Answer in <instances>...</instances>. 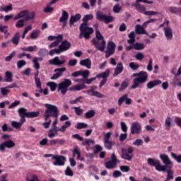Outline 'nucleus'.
Instances as JSON below:
<instances>
[{
    "mask_svg": "<svg viewBox=\"0 0 181 181\" xmlns=\"http://www.w3.org/2000/svg\"><path fill=\"white\" fill-rule=\"evenodd\" d=\"M94 19V16L93 14H86L82 18L83 23H81L79 25V39H86V40L88 39H91V35L94 33V28L88 26V21H93Z\"/></svg>",
    "mask_w": 181,
    "mask_h": 181,
    "instance_id": "1",
    "label": "nucleus"
},
{
    "mask_svg": "<svg viewBox=\"0 0 181 181\" xmlns=\"http://www.w3.org/2000/svg\"><path fill=\"white\" fill-rule=\"evenodd\" d=\"M133 77H136L133 79V84L131 86L132 90H135V88H138L140 84H144L146 83V80H148V73L146 71H141L139 73H135L133 74Z\"/></svg>",
    "mask_w": 181,
    "mask_h": 181,
    "instance_id": "2",
    "label": "nucleus"
},
{
    "mask_svg": "<svg viewBox=\"0 0 181 181\" xmlns=\"http://www.w3.org/2000/svg\"><path fill=\"white\" fill-rule=\"evenodd\" d=\"M45 107H46L44 112L45 121H48L51 117L52 118H57L59 117V108L57 106L46 103Z\"/></svg>",
    "mask_w": 181,
    "mask_h": 181,
    "instance_id": "3",
    "label": "nucleus"
},
{
    "mask_svg": "<svg viewBox=\"0 0 181 181\" xmlns=\"http://www.w3.org/2000/svg\"><path fill=\"white\" fill-rule=\"evenodd\" d=\"M91 43L97 50H99L100 52H104V50H105L107 42H105L103 34H98L95 35V37L92 39Z\"/></svg>",
    "mask_w": 181,
    "mask_h": 181,
    "instance_id": "4",
    "label": "nucleus"
},
{
    "mask_svg": "<svg viewBox=\"0 0 181 181\" xmlns=\"http://www.w3.org/2000/svg\"><path fill=\"white\" fill-rule=\"evenodd\" d=\"M71 80L70 79H65L62 82L58 84V90L57 91H61L62 95H66L69 88L71 86Z\"/></svg>",
    "mask_w": 181,
    "mask_h": 181,
    "instance_id": "5",
    "label": "nucleus"
},
{
    "mask_svg": "<svg viewBox=\"0 0 181 181\" xmlns=\"http://www.w3.org/2000/svg\"><path fill=\"white\" fill-rule=\"evenodd\" d=\"M96 19L100 21V22H104L105 23H111L114 21V17L112 16H107L101 11H98L96 13Z\"/></svg>",
    "mask_w": 181,
    "mask_h": 181,
    "instance_id": "6",
    "label": "nucleus"
},
{
    "mask_svg": "<svg viewBox=\"0 0 181 181\" xmlns=\"http://www.w3.org/2000/svg\"><path fill=\"white\" fill-rule=\"evenodd\" d=\"M117 163H119V160L117 158L115 153L111 155V160L105 163L106 169H114L117 166Z\"/></svg>",
    "mask_w": 181,
    "mask_h": 181,
    "instance_id": "7",
    "label": "nucleus"
},
{
    "mask_svg": "<svg viewBox=\"0 0 181 181\" xmlns=\"http://www.w3.org/2000/svg\"><path fill=\"white\" fill-rule=\"evenodd\" d=\"M111 135H112V133L107 132L104 136V146L106 149H108V151H111L112 149V146L115 145V142L112 141H110V138H111Z\"/></svg>",
    "mask_w": 181,
    "mask_h": 181,
    "instance_id": "8",
    "label": "nucleus"
},
{
    "mask_svg": "<svg viewBox=\"0 0 181 181\" xmlns=\"http://www.w3.org/2000/svg\"><path fill=\"white\" fill-rule=\"evenodd\" d=\"M52 159L55 160V162L53 163L54 166H64L66 161V157L64 156H59L57 154L54 155Z\"/></svg>",
    "mask_w": 181,
    "mask_h": 181,
    "instance_id": "9",
    "label": "nucleus"
},
{
    "mask_svg": "<svg viewBox=\"0 0 181 181\" xmlns=\"http://www.w3.org/2000/svg\"><path fill=\"white\" fill-rule=\"evenodd\" d=\"M128 37L129 38L127 40V43L130 45L126 47V50L127 52H130V50H132V49H134V45L135 43V32L132 31L129 35Z\"/></svg>",
    "mask_w": 181,
    "mask_h": 181,
    "instance_id": "10",
    "label": "nucleus"
},
{
    "mask_svg": "<svg viewBox=\"0 0 181 181\" xmlns=\"http://www.w3.org/2000/svg\"><path fill=\"white\" fill-rule=\"evenodd\" d=\"M115 43L113 42H108L107 46V50L105 52L106 59H108L110 56H112L115 53Z\"/></svg>",
    "mask_w": 181,
    "mask_h": 181,
    "instance_id": "11",
    "label": "nucleus"
},
{
    "mask_svg": "<svg viewBox=\"0 0 181 181\" xmlns=\"http://www.w3.org/2000/svg\"><path fill=\"white\" fill-rule=\"evenodd\" d=\"M132 135H134L135 134H140L142 132V126H141V124L139 122H134L130 128Z\"/></svg>",
    "mask_w": 181,
    "mask_h": 181,
    "instance_id": "12",
    "label": "nucleus"
},
{
    "mask_svg": "<svg viewBox=\"0 0 181 181\" xmlns=\"http://www.w3.org/2000/svg\"><path fill=\"white\" fill-rule=\"evenodd\" d=\"M16 144L12 140H7L4 141V143L0 144V151L1 152H5V148H8V149H11L13 147H15Z\"/></svg>",
    "mask_w": 181,
    "mask_h": 181,
    "instance_id": "13",
    "label": "nucleus"
},
{
    "mask_svg": "<svg viewBox=\"0 0 181 181\" xmlns=\"http://www.w3.org/2000/svg\"><path fill=\"white\" fill-rule=\"evenodd\" d=\"M97 86H90V90L86 91L87 94L92 95L93 97H97L98 98H104V95L101 94L100 92L95 90Z\"/></svg>",
    "mask_w": 181,
    "mask_h": 181,
    "instance_id": "14",
    "label": "nucleus"
},
{
    "mask_svg": "<svg viewBox=\"0 0 181 181\" xmlns=\"http://www.w3.org/2000/svg\"><path fill=\"white\" fill-rule=\"evenodd\" d=\"M66 70V67L55 69L54 70V72L55 74L51 77V80H57V78H59V77H62V76H63V73H64Z\"/></svg>",
    "mask_w": 181,
    "mask_h": 181,
    "instance_id": "15",
    "label": "nucleus"
},
{
    "mask_svg": "<svg viewBox=\"0 0 181 181\" xmlns=\"http://www.w3.org/2000/svg\"><path fill=\"white\" fill-rule=\"evenodd\" d=\"M48 63L49 64H51V66H62V64L66 63V59L62 60L59 57H55L54 58L49 59Z\"/></svg>",
    "mask_w": 181,
    "mask_h": 181,
    "instance_id": "16",
    "label": "nucleus"
},
{
    "mask_svg": "<svg viewBox=\"0 0 181 181\" xmlns=\"http://www.w3.org/2000/svg\"><path fill=\"white\" fill-rule=\"evenodd\" d=\"M71 47V43L68 40L62 41L61 44L59 45V49L61 50V53L63 52H67Z\"/></svg>",
    "mask_w": 181,
    "mask_h": 181,
    "instance_id": "17",
    "label": "nucleus"
},
{
    "mask_svg": "<svg viewBox=\"0 0 181 181\" xmlns=\"http://www.w3.org/2000/svg\"><path fill=\"white\" fill-rule=\"evenodd\" d=\"M81 19V14L76 13L74 16H71L69 19V26L71 28L76 22H78Z\"/></svg>",
    "mask_w": 181,
    "mask_h": 181,
    "instance_id": "18",
    "label": "nucleus"
},
{
    "mask_svg": "<svg viewBox=\"0 0 181 181\" xmlns=\"http://www.w3.org/2000/svg\"><path fill=\"white\" fill-rule=\"evenodd\" d=\"M160 159L163 160V163H164V165L165 166H170V165L173 164L172 161L169 158V156L166 154H160Z\"/></svg>",
    "mask_w": 181,
    "mask_h": 181,
    "instance_id": "19",
    "label": "nucleus"
},
{
    "mask_svg": "<svg viewBox=\"0 0 181 181\" xmlns=\"http://www.w3.org/2000/svg\"><path fill=\"white\" fill-rule=\"evenodd\" d=\"M168 169H172L171 165H162L160 160L156 165V170L158 172H166Z\"/></svg>",
    "mask_w": 181,
    "mask_h": 181,
    "instance_id": "20",
    "label": "nucleus"
},
{
    "mask_svg": "<svg viewBox=\"0 0 181 181\" xmlns=\"http://www.w3.org/2000/svg\"><path fill=\"white\" fill-rule=\"evenodd\" d=\"M123 71H124V65L122 64V63L120 62L117 64L113 73V77H117V76H118V74H121Z\"/></svg>",
    "mask_w": 181,
    "mask_h": 181,
    "instance_id": "21",
    "label": "nucleus"
},
{
    "mask_svg": "<svg viewBox=\"0 0 181 181\" xmlns=\"http://www.w3.org/2000/svg\"><path fill=\"white\" fill-rule=\"evenodd\" d=\"M26 122L23 119H21L20 122L12 121L11 127L15 128V129H21L22 128V125Z\"/></svg>",
    "mask_w": 181,
    "mask_h": 181,
    "instance_id": "22",
    "label": "nucleus"
},
{
    "mask_svg": "<svg viewBox=\"0 0 181 181\" xmlns=\"http://www.w3.org/2000/svg\"><path fill=\"white\" fill-rule=\"evenodd\" d=\"M164 33L168 40H172L173 37V33L172 32V28H170V27L164 28Z\"/></svg>",
    "mask_w": 181,
    "mask_h": 181,
    "instance_id": "23",
    "label": "nucleus"
},
{
    "mask_svg": "<svg viewBox=\"0 0 181 181\" xmlns=\"http://www.w3.org/2000/svg\"><path fill=\"white\" fill-rule=\"evenodd\" d=\"M87 88V86L85 84H77L69 88V91H81V90H84Z\"/></svg>",
    "mask_w": 181,
    "mask_h": 181,
    "instance_id": "24",
    "label": "nucleus"
},
{
    "mask_svg": "<svg viewBox=\"0 0 181 181\" xmlns=\"http://www.w3.org/2000/svg\"><path fill=\"white\" fill-rule=\"evenodd\" d=\"M108 77H110V69H106L105 71L96 75V78H103V80H108Z\"/></svg>",
    "mask_w": 181,
    "mask_h": 181,
    "instance_id": "25",
    "label": "nucleus"
},
{
    "mask_svg": "<svg viewBox=\"0 0 181 181\" xmlns=\"http://www.w3.org/2000/svg\"><path fill=\"white\" fill-rule=\"evenodd\" d=\"M135 32L136 35H148L145 28L139 24L136 25Z\"/></svg>",
    "mask_w": 181,
    "mask_h": 181,
    "instance_id": "26",
    "label": "nucleus"
},
{
    "mask_svg": "<svg viewBox=\"0 0 181 181\" xmlns=\"http://www.w3.org/2000/svg\"><path fill=\"white\" fill-rule=\"evenodd\" d=\"M28 110L25 107H20L18 110V112L19 115V117H21V119H24V121L26 122V119H25V117H26V115L28 114Z\"/></svg>",
    "mask_w": 181,
    "mask_h": 181,
    "instance_id": "27",
    "label": "nucleus"
},
{
    "mask_svg": "<svg viewBox=\"0 0 181 181\" xmlns=\"http://www.w3.org/2000/svg\"><path fill=\"white\" fill-rule=\"evenodd\" d=\"M159 84H162V81L159 79L151 81L147 83V88L152 89L153 87L159 86Z\"/></svg>",
    "mask_w": 181,
    "mask_h": 181,
    "instance_id": "28",
    "label": "nucleus"
},
{
    "mask_svg": "<svg viewBox=\"0 0 181 181\" xmlns=\"http://www.w3.org/2000/svg\"><path fill=\"white\" fill-rule=\"evenodd\" d=\"M79 64L81 66H84L86 69H91V59H90V58L82 59L80 61Z\"/></svg>",
    "mask_w": 181,
    "mask_h": 181,
    "instance_id": "29",
    "label": "nucleus"
},
{
    "mask_svg": "<svg viewBox=\"0 0 181 181\" xmlns=\"http://www.w3.org/2000/svg\"><path fill=\"white\" fill-rule=\"evenodd\" d=\"M5 78H4V81L6 83H12L13 81V74L12 72L7 71L5 72Z\"/></svg>",
    "mask_w": 181,
    "mask_h": 181,
    "instance_id": "30",
    "label": "nucleus"
},
{
    "mask_svg": "<svg viewBox=\"0 0 181 181\" xmlns=\"http://www.w3.org/2000/svg\"><path fill=\"white\" fill-rule=\"evenodd\" d=\"M122 158L125 160H132V156L128 154L127 148H122Z\"/></svg>",
    "mask_w": 181,
    "mask_h": 181,
    "instance_id": "31",
    "label": "nucleus"
},
{
    "mask_svg": "<svg viewBox=\"0 0 181 181\" xmlns=\"http://www.w3.org/2000/svg\"><path fill=\"white\" fill-rule=\"evenodd\" d=\"M43 58L40 57H35L33 59V63L34 64V67L36 69V70H39L40 69V64H39V62H42Z\"/></svg>",
    "mask_w": 181,
    "mask_h": 181,
    "instance_id": "32",
    "label": "nucleus"
},
{
    "mask_svg": "<svg viewBox=\"0 0 181 181\" xmlns=\"http://www.w3.org/2000/svg\"><path fill=\"white\" fill-rule=\"evenodd\" d=\"M59 37L58 40H56V41H54V42H52L49 45V49H52V47H56V46H59V45L60 44V42H62V40H63V35H59Z\"/></svg>",
    "mask_w": 181,
    "mask_h": 181,
    "instance_id": "33",
    "label": "nucleus"
},
{
    "mask_svg": "<svg viewBox=\"0 0 181 181\" xmlns=\"http://www.w3.org/2000/svg\"><path fill=\"white\" fill-rule=\"evenodd\" d=\"M69 20V12L66 10H62V16L59 18V22H64Z\"/></svg>",
    "mask_w": 181,
    "mask_h": 181,
    "instance_id": "34",
    "label": "nucleus"
},
{
    "mask_svg": "<svg viewBox=\"0 0 181 181\" xmlns=\"http://www.w3.org/2000/svg\"><path fill=\"white\" fill-rule=\"evenodd\" d=\"M40 115V112H28L26 114V118H36Z\"/></svg>",
    "mask_w": 181,
    "mask_h": 181,
    "instance_id": "35",
    "label": "nucleus"
},
{
    "mask_svg": "<svg viewBox=\"0 0 181 181\" xmlns=\"http://www.w3.org/2000/svg\"><path fill=\"white\" fill-rule=\"evenodd\" d=\"M28 13V10H24L20 12L14 17V21H18V19H21V18H26V15Z\"/></svg>",
    "mask_w": 181,
    "mask_h": 181,
    "instance_id": "36",
    "label": "nucleus"
},
{
    "mask_svg": "<svg viewBox=\"0 0 181 181\" xmlns=\"http://www.w3.org/2000/svg\"><path fill=\"white\" fill-rule=\"evenodd\" d=\"M159 161L160 160L156 158H149L147 159V163H148V165H150V166H155V168L156 167Z\"/></svg>",
    "mask_w": 181,
    "mask_h": 181,
    "instance_id": "37",
    "label": "nucleus"
},
{
    "mask_svg": "<svg viewBox=\"0 0 181 181\" xmlns=\"http://www.w3.org/2000/svg\"><path fill=\"white\" fill-rule=\"evenodd\" d=\"M35 84H36V87L37 88H40V78H39V71H37L35 74Z\"/></svg>",
    "mask_w": 181,
    "mask_h": 181,
    "instance_id": "38",
    "label": "nucleus"
},
{
    "mask_svg": "<svg viewBox=\"0 0 181 181\" xmlns=\"http://www.w3.org/2000/svg\"><path fill=\"white\" fill-rule=\"evenodd\" d=\"M136 9L141 13H144V15H145V12H146V8L141 5V4H136Z\"/></svg>",
    "mask_w": 181,
    "mask_h": 181,
    "instance_id": "39",
    "label": "nucleus"
},
{
    "mask_svg": "<svg viewBox=\"0 0 181 181\" xmlns=\"http://www.w3.org/2000/svg\"><path fill=\"white\" fill-rule=\"evenodd\" d=\"M180 8L181 7H175V6H170L168 8V11L169 12H170L171 13H174V14H176V13H180Z\"/></svg>",
    "mask_w": 181,
    "mask_h": 181,
    "instance_id": "40",
    "label": "nucleus"
},
{
    "mask_svg": "<svg viewBox=\"0 0 181 181\" xmlns=\"http://www.w3.org/2000/svg\"><path fill=\"white\" fill-rule=\"evenodd\" d=\"M95 115V110H90L85 113V118H87V119H88L90 118H93V117H94Z\"/></svg>",
    "mask_w": 181,
    "mask_h": 181,
    "instance_id": "41",
    "label": "nucleus"
},
{
    "mask_svg": "<svg viewBox=\"0 0 181 181\" xmlns=\"http://www.w3.org/2000/svg\"><path fill=\"white\" fill-rule=\"evenodd\" d=\"M20 39H21V37L19 36V33H16L14 37H13V39L11 40V42L12 43H13V45H16L17 46V45H19Z\"/></svg>",
    "mask_w": 181,
    "mask_h": 181,
    "instance_id": "42",
    "label": "nucleus"
},
{
    "mask_svg": "<svg viewBox=\"0 0 181 181\" xmlns=\"http://www.w3.org/2000/svg\"><path fill=\"white\" fill-rule=\"evenodd\" d=\"M35 12L29 13V11H28V13L26 14L25 17L24 18V21H30V19H33V18H35Z\"/></svg>",
    "mask_w": 181,
    "mask_h": 181,
    "instance_id": "43",
    "label": "nucleus"
},
{
    "mask_svg": "<svg viewBox=\"0 0 181 181\" xmlns=\"http://www.w3.org/2000/svg\"><path fill=\"white\" fill-rule=\"evenodd\" d=\"M95 144V141L91 139H86L85 141L82 143L83 146H86V145H88L90 146L91 144L94 145Z\"/></svg>",
    "mask_w": 181,
    "mask_h": 181,
    "instance_id": "44",
    "label": "nucleus"
},
{
    "mask_svg": "<svg viewBox=\"0 0 181 181\" xmlns=\"http://www.w3.org/2000/svg\"><path fill=\"white\" fill-rule=\"evenodd\" d=\"M134 45V50H144L145 45L144 43L136 42Z\"/></svg>",
    "mask_w": 181,
    "mask_h": 181,
    "instance_id": "45",
    "label": "nucleus"
},
{
    "mask_svg": "<svg viewBox=\"0 0 181 181\" xmlns=\"http://www.w3.org/2000/svg\"><path fill=\"white\" fill-rule=\"evenodd\" d=\"M170 125H172V117H167L165 121V127L168 128V129H170Z\"/></svg>",
    "mask_w": 181,
    "mask_h": 181,
    "instance_id": "46",
    "label": "nucleus"
},
{
    "mask_svg": "<svg viewBox=\"0 0 181 181\" xmlns=\"http://www.w3.org/2000/svg\"><path fill=\"white\" fill-rule=\"evenodd\" d=\"M51 6H52V4H50V3L47 4L46 7L44 9V12L45 13H50V12H53V11H54V8Z\"/></svg>",
    "mask_w": 181,
    "mask_h": 181,
    "instance_id": "47",
    "label": "nucleus"
},
{
    "mask_svg": "<svg viewBox=\"0 0 181 181\" xmlns=\"http://www.w3.org/2000/svg\"><path fill=\"white\" fill-rule=\"evenodd\" d=\"M47 86L49 87L51 91H56V88H57V83L54 82H49L47 83Z\"/></svg>",
    "mask_w": 181,
    "mask_h": 181,
    "instance_id": "48",
    "label": "nucleus"
},
{
    "mask_svg": "<svg viewBox=\"0 0 181 181\" xmlns=\"http://www.w3.org/2000/svg\"><path fill=\"white\" fill-rule=\"evenodd\" d=\"M8 88L4 87L1 88V95H4V97L8 95L11 93V90L8 89Z\"/></svg>",
    "mask_w": 181,
    "mask_h": 181,
    "instance_id": "49",
    "label": "nucleus"
},
{
    "mask_svg": "<svg viewBox=\"0 0 181 181\" xmlns=\"http://www.w3.org/2000/svg\"><path fill=\"white\" fill-rule=\"evenodd\" d=\"M160 12L158 11H148L144 12V15L146 16H155V15H160Z\"/></svg>",
    "mask_w": 181,
    "mask_h": 181,
    "instance_id": "50",
    "label": "nucleus"
},
{
    "mask_svg": "<svg viewBox=\"0 0 181 181\" xmlns=\"http://www.w3.org/2000/svg\"><path fill=\"white\" fill-rule=\"evenodd\" d=\"M81 76H82V77L84 80H87V78H88V76H90V71H88V70L82 71L81 70Z\"/></svg>",
    "mask_w": 181,
    "mask_h": 181,
    "instance_id": "51",
    "label": "nucleus"
},
{
    "mask_svg": "<svg viewBox=\"0 0 181 181\" xmlns=\"http://www.w3.org/2000/svg\"><path fill=\"white\" fill-rule=\"evenodd\" d=\"M40 31L39 30H35L34 31H33L30 34V37L32 39H37V37H39V33Z\"/></svg>",
    "mask_w": 181,
    "mask_h": 181,
    "instance_id": "52",
    "label": "nucleus"
},
{
    "mask_svg": "<svg viewBox=\"0 0 181 181\" xmlns=\"http://www.w3.org/2000/svg\"><path fill=\"white\" fill-rule=\"evenodd\" d=\"M65 175L66 176H70L71 177L74 176V173H73V170H71V168H70L69 166H68L65 170Z\"/></svg>",
    "mask_w": 181,
    "mask_h": 181,
    "instance_id": "53",
    "label": "nucleus"
},
{
    "mask_svg": "<svg viewBox=\"0 0 181 181\" xmlns=\"http://www.w3.org/2000/svg\"><path fill=\"white\" fill-rule=\"evenodd\" d=\"M171 156L175 160H177L178 163H181V154L176 156V153H171Z\"/></svg>",
    "mask_w": 181,
    "mask_h": 181,
    "instance_id": "54",
    "label": "nucleus"
},
{
    "mask_svg": "<svg viewBox=\"0 0 181 181\" xmlns=\"http://www.w3.org/2000/svg\"><path fill=\"white\" fill-rule=\"evenodd\" d=\"M134 57L136 60H139V62H142V60H144L145 56H144V54H142L141 52H138L137 54H136Z\"/></svg>",
    "mask_w": 181,
    "mask_h": 181,
    "instance_id": "55",
    "label": "nucleus"
},
{
    "mask_svg": "<svg viewBox=\"0 0 181 181\" xmlns=\"http://www.w3.org/2000/svg\"><path fill=\"white\" fill-rule=\"evenodd\" d=\"M16 54V52L13 51L12 53H11L8 57L5 58V62H11L13 57H15V55Z\"/></svg>",
    "mask_w": 181,
    "mask_h": 181,
    "instance_id": "56",
    "label": "nucleus"
},
{
    "mask_svg": "<svg viewBox=\"0 0 181 181\" xmlns=\"http://www.w3.org/2000/svg\"><path fill=\"white\" fill-rule=\"evenodd\" d=\"M23 66H26V61L21 59L17 62L18 69H22Z\"/></svg>",
    "mask_w": 181,
    "mask_h": 181,
    "instance_id": "57",
    "label": "nucleus"
},
{
    "mask_svg": "<svg viewBox=\"0 0 181 181\" xmlns=\"http://www.w3.org/2000/svg\"><path fill=\"white\" fill-rule=\"evenodd\" d=\"M129 66L130 69H132V70H133L134 71H135V70H138V69H139V65L135 64L134 62H130V63L129 64Z\"/></svg>",
    "mask_w": 181,
    "mask_h": 181,
    "instance_id": "58",
    "label": "nucleus"
},
{
    "mask_svg": "<svg viewBox=\"0 0 181 181\" xmlns=\"http://www.w3.org/2000/svg\"><path fill=\"white\" fill-rule=\"evenodd\" d=\"M62 53V51L60 50V48L59 49H54L49 51V56H53V54H60Z\"/></svg>",
    "mask_w": 181,
    "mask_h": 181,
    "instance_id": "59",
    "label": "nucleus"
},
{
    "mask_svg": "<svg viewBox=\"0 0 181 181\" xmlns=\"http://www.w3.org/2000/svg\"><path fill=\"white\" fill-rule=\"evenodd\" d=\"M16 28H23L25 26V19L19 20L16 24Z\"/></svg>",
    "mask_w": 181,
    "mask_h": 181,
    "instance_id": "60",
    "label": "nucleus"
},
{
    "mask_svg": "<svg viewBox=\"0 0 181 181\" xmlns=\"http://www.w3.org/2000/svg\"><path fill=\"white\" fill-rule=\"evenodd\" d=\"M74 110H75L76 115H81L84 111L80 107H74Z\"/></svg>",
    "mask_w": 181,
    "mask_h": 181,
    "instance_id": "61",
    "label": "nucleus"
},
{
    "mask_svg": "<svg viewBox=\"0 0 181 181\" xmlns=\"http://www.w3.org/2000/svg\"><path fill=\"white\" fill-rule=\"evenodd\" d=\"M121 9H122L121 6H119V4H117L115 5L113 7V12L115 13H119V12L121 11Z\"/></svg>",
    "mask_w": 181,
    "mask_h": 181,
    "instance_id": "62",
    "label": "nucleus"
},
{
    "mask_svg": "<svg viewBox=\"0 0 181 181\" xmlns=\"http://www.w3.org/2000/svg\"><path fill=\"white\" fill-rule=\"evenodd\" d=\"M127 87H128V82L123 81L120 86L119 91H124V90H125V88H127Z\"/></svg>",
    "mask_w": 181,
    "mask_h": 181,
    "instance_id": "63",
    "label": "nucleus"
},
{
    "mask_svg": "<svg viewBox=\"0 0 181 181\" xmlns=\"http://www.w3.org/2000/svg\"><path fill=\"white\" fill-rule=\"evenodd\" d=\"M88 127V124L86 123H78V125L76 127L77 129H83V128H87Z\"/></svg>",
    "mask_w": 181,
    "mask_h": 181,
    "instance_id": "64",
    "label": "nucleus"
}]
</instances>
